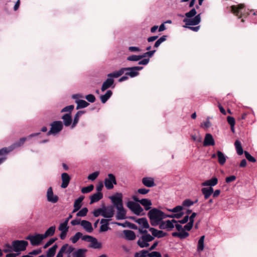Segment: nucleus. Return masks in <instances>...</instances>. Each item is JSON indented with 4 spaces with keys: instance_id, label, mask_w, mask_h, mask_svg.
Returning <instances> with one entry per match:
<instances>
[{
    "instance_id": "nucleus-41",
    "label": "nucleus",
    "mask_w": 257,
    "mask_h": 257,
    "mask_svg": "<svg viewBox=\"0 0 257 257\" xmlns=\"http://www.w3.org/2000/svg\"><path fill=\"white\" fill-rule=\"evenodd\" d=\"M57 247V245L55 244L50 248L47 251V257H53L56 253Z\"/></svg>"
},
{
    "instance_id": "nucleus-27",
    "label": "nucleus",
    "mask_w": 257,
    "mask_h": 257,
    "mask_svg": "<svg viewBox=\"0 0 257 257\" xmlns=\"http://www.w3.org/2000/svg\"><path fill=\"white\" fill-rule=\"evenodd\" d=\"M85 113V111L79 110L75 114L74 119L73 120L72 124L71 125V128H73L76 126L78 123L80 116Z\"/></svg>"
},
{
    "instance_id": "nucleus-42",
    "label": "nucleus",
    "mask_w": 257,
    "mask_h": 257,
    "mask_svg": "<svg viewBox=\"0 0 257 257\" xmlns=\"http://www.w3.org/2000/svg\"><path fill=\"white\" fill-rule=\"evenodd\" d=\"M112 94L111 90H108L104 95H102L100 96V99L103 103H104L110 97Z\"/></svg>"
},
{
    "instance_id": "nucleus-40",
    "label": "nucleus",
    "mask_w": 257,
    "mask_h": 257,
    "mask_svg": "<svg viewBox=\"0 0 257 257\" xmlns=\"http://www.w3.org/2000/svg\"><path fill=\"white\" fill-rule=\"evenodd\" d=\"M234 146L238 155H242V154L243 153V151L240 141L238 140H236L234 143Z\"/></svg>"
},
{
    "instance_id": "nucleus-5",
    "label": "nucleus",
    "mask_w": 257,
    "mask_h": 257,
    "mask_svg": "<svg viewBox=\"0 0 257 257\" xmlns=\"http://www.w3.org/2000/svg\"><path fill=\"white\" fill-rule=\"evenodd\" d=\"M50 125L51 128L47 134L48 136L55 135L61 132L63 128V123L60 120L54 121L51 123Z\"/></svg>"
},
{
    "instance_id": "nucleus-19",
    "label": "nucleus",
    "mask_w": 257,
    "mask_h": 257,
    "mask_svg": "<svg viewBox=\"0 0 257 257\" xmlns=\"http://www.w3.org/2000/svg\"><path fill=\"white\" fill-rule=\"evenodd\" d=\"M108 76L109 78L103 82L101 87V90L102 91H105L112 85V73L108 74Z\"/></svg>"
},
{
    "instance_id": "nucleus-59",
    "label": "nucleus",
    "mask_w": 257,
    "mask_h": 257,
    "mask_svg": "<svg viewBox=\"0 0 257 257\" xmlns=\"http://www.w3.org/2000/svg\"><path fill=\"white\" fill-rule=\"evenodd\" d=\"M156 50L149 51L142 55L141 56L142 57V58L146 57L147 56H148L149 57H152L154 54V53L156 52Z\"/></svg>"
},
{
    "instance_id": "nucleus-37",
    "label": "nucleus",
    "mask_w": 257,
    "mask_h": 257,
    "mask_svg": "<svg viewBox=\"0 0 257 257\" xmlns=\"http://www.w3.org/2000/svg\"><path fill=\"white\" fill-rule=\"evenodd\" d=\"M76 103H77V109L85 108L89 105V103L82 99L76 100Z\"/></svg>"
},
{
    "instance_id": "nucleus-21",
    "label": "nucleus",
    "mask_w": 257,
    "mask_h": 257,
    "mask_svg": "<svg viewBox=\"0 0 257 257\" xmlns=\"http://www.w3.org/2000/svg\"><path fill=\"white\" fill-rule=\"evenodd\" d=\"M62 119H63L64 125L65 126H69L71 124H72L73 121L72 116L70 113L64 114L62 116Z\"/></svg>"
},
{
    "instance_id": "nucleus-64",
    "label": "nucleus",
    "mask_w": 257,
    "mask_h": 257,
    "mask_svg": "<svg viewBox=\"0 0 257 257\" xmlns=\"http://www.w3.org/2000/svg\"><path fill=\"white\" fill-rule=\"evenodd\" d=\"M148 255L149 257H162L161 253L158 251H153L151 253L149 252Z\"/></svg>"
},
{
    "instance_id": "nucleus-13",
    "label": "nucleus",
    "mask_w": 257,
    "mask_h": 257,
    "mask_svg": "<svg viewBox=\"0 0 257 257\" xmlns=\"http://www.w3.org/2000/svg\"><path fill=\"white\" fill-rule=\"evenodd\" d=\"M159 228L161 229H166L168 231L172 230L174 227V225L172 224L169 220L163 221V220L159 224Z\"/></svg>"
},
{
    "instance_id": "nucleus-28",
    "label": "nucleus",
    "mask_w": 257,
    "mask_h": 257,
    "mask_svg": "<svg viewBox=\"0 0 257 257\" xmlns=\"http://www.w3.org/2000/svg\"><path fill=\"white\" fill-rule=\"evenodd\" d=\"M87 249L84 248H79L72 253L73 257H86V253Z\"/></svg>"
},
{
    "instance_id": "nucleus-34",
    "label": "nucleus",
    "mask_w": 257,
    "mask_h": 257,
    "mask_svg": "<svg viewBox=\"0 0 257 257\" xmlns=\"http://www.w3.org/2000/svg\"><path fill=\"white\" fill-rule=\"evenodd\" d=\"M109 219H102L100 221V223L102 225L100 227V232H104L106 231L108 229V221Z\"/></svg>"
},
{
    "instance_id": "nucleus-4",
    "label": "nucleus",
    "mask_w": 257,
    "mask_h": 257,
    "mask_svg": "<svg viewBox=\"0 0 257 257\" xmlns=\"http://www.w3.org/2000/svg\"><path fill=\"white\" fill-rule=\"evenodd\" d=\"M126 206L134 213L137 215H145V213L144 212L143 208L139 204L136 202L132 201H129L127 202Z\"/></svg>"
},
{
    "instance_id": "nucleus-57",
    "label": "nucleus",
    "mask_w": 257,
    "mask_h": 257,
    "mask_svg": "<svg viewBox=\"0 0 257 257\" xmlns=\"http://www.w3.org/2000/svg\"><path fill=\"white\" fill-rule=\"evenodd\" d=\"M13 250V247L12 245L9 244H6L4 246V248L3 249V251L6 253H8L9 252H11Z\"/></svg>"
},
{
    "instance_id": "nucleus-39",
    "label": "nucleus",
    "mask_w": 257,
    "mask_h": 257,
    "mask_svg": "<svg viewBox=\"0 0 257 257\" xmlns=\"http://www.w3.org/2000/svg\"><path fill=\"white\" fill-rule=\"evenodd\" d=\"M205 236H201L198 242L197 245V251L199 252L202 251L203 250L204 248V241Z\"/></svg>"
},
{
    "instance_id": "nucleus-3",
    "label": "nucleus",
    "mask_w": 257,
    "mask_h": 257,
    "mask_svg": "<svg viewBox=\"0 0 257 257\" xmlns=\"http://www.w3.org/2000/svg\"><path fill=\"white\" fill-rule=\"evenodd\" d=\"M231 12L236 16H238V19L242 16L249 15L248 12H246L244 4H240L237 5H233L230 7Z\"/></svg>"
},
{
    "instance_id": "nucleus-18",
    "label": "nucleus",
    "mask_w": 257,
    "mask_h": 257,
    "mask_svg": "<svg viewBox=\"0 0 257 257\" xmlns=\"http://www.w3.org/2000/svg\"><path fill=\"white\" fill-rule=\"evenodd\" d=\"M103 211L102 216L105 218H109L112 217V205L105 207L104 205L102 206Z\"/></svg>"
},
{
    "instance_id": "nucleus-63",
    "label": "nucleus",
    "mask_w": 257,
    "mask_h": 257,
    "mask_svg": "<svg viewBox=\"0 0 257 257\" xmlns=\"http://www.w3.org/2000/svg\"><path fill=\"white\" fill-rule=\"evenodd\" d=\"M85 98L90 102L93 103L95 101V97L93 94H88L85 96Z\"/></svg>"
},
{
    "instance_id": "nucleus-24",
    "label": "nucleus",
    "mask_w": 257,
    "mask_h": 257,
    "mask_svg": "<svg viewBox=\"0 0 257 257\" xmlns=\"http://www.w3.org/2000/svg\"><path fill=\"white\" fill-rule=\"evenodd\" d=\"M201 192L204 195L205 200L208 199L213 193L212 187H204L201 189Z\"/></svg>"
},
{
    "instance_id": "nucleus-49",
    "label": "nucleus",
    "mask_w": 257,
    "mask_h": 257,
    "mask_svg": "<svg viewBox=\"0 0 257 257\" xmlns=\"http://www.w3.org/2000/svg\"><path fill=\"white\" fill-rule=\"evenodd\" d=\"M88 209L86 207L83 208L81 210H80L79 212H78L76 214V216L78 217H84L87 215L88 212Z\"/></svg>"
},
{
    "instance_id": "nucleus-29",
    "label": "nucleus",
    "mask_w": 257,
    "mask_h": 257,
    "mask_svg": "<svg viewBox=\"0 0 257 257\" xmlns=\"http://www.w3.org/2000/svg\"><path fill=\"white\" fill-rule=\"evenodd\" d=\"M89 242H90V244L89 245V247L94 249H99L101 247V243L99 242L97 239L94 237L89 240Z\"/></svg>"
},
{
    "instance_id": "nucleus-43",
    "label": "nucleus",
    "mask_w": 257,
    "mask_h": 257,
    "mask_svg": "<svg viewBox=\"0 0 257 257\" xmlns=\"http://www.w3.org/2000/svg\"><path fill=\"white\" fill-rule=\"evenodd\" d=\"M167 36L166 35H163L161 38H160L155 43L154 45V48H157L159 47L161 43L167 40Z\"/></svg>"
},
{
    "instance_id": "nucleus-17",
    "label": "nucleus",
    "mask_w": 257,
    "mask_h": 257,
    "mask_svg": "<svg viewBox=\"0 0 257 257\" xmlns=\"http://www.w3.org/2000/svg\"><path fill=\"white\" fill-rule=\"evenodd\" d=\"M61 179L62 183L61 187L62 188H66L69 185L71 180L70 176L66 173H63L61 174Z\"/></svg>"
},
{
    "instance_id": "nucleus-48",
    "label": "nucleus",
    "mask_w": 257,
    "mask_h": 257,
    "mask_svg": "<svg viewBox=\"0 0 257 257\" xmlns=\"http://www.w3.org/2000/svg\"><path fill=\"white\" fill-rule=\"evenodd\" d=\"M142 59V57L141 56V55H133L132 56H128L127 58V60L128 61H138Z\"/></svg>"
},
{
    "instance_id": "nucleus-31",
    "label": "nucleus",
    "mask_w": 257,
    "mask_h": 257,
    "mask_svg": "<svg viewBox=\"0 0 257 257\" xmlns=\"http://www.w3.org/2000/svg\"><path fill=\"white\" fill-rule=\"evenodd\" d=\"M123 234L125 238L129 240H133L136 237L135 233L132 230H123Z\"/></svg>"
},
{
    "instance_id": "nucleus-58",
    "label": "nucleus",
    "mask_w": 257,
    "mask_h": 257,
    "mask_svg": "<svg viewBox=\"0 0 257 257\" xmlns=\"http://www.w3.org/2000/svg\"><path fill=\"white\" fill-rule=\"evenodd\" d=\"M102 212L103 211L102 207L101 208L94 210L93 212V214L95 217H98L100 215L102 216Z\"/></svg>"
},
{
    "instance_id": "nucleus-26",
    "label": "nucleus",
    "mask_w": 257,
    "mask_h": 257,
    "mask_svg": "<svg viewBox=\"0 0 257 257\" xmlns=\"http://www.w3.org/2000/svg\"><path fill=\"white\" fill-rule=\"evenodd\" d=\"M84 198V197L83 196H81L74 201V209L72 211L73 213L77 212L80 209L82 206L81 203Z\"/></svg>"
},
{
    "instance_id": "nucleus-6",
    "label": "nucleus",
    "mask_w": 257,
    "mask_h": 257,
    "mask_svg": "<svg viewBox=\"0 0 257 257\" xmlns=\"http://www.w3.org/2000/svg\"><path fill=\"white\" fill-rule=\"evenodd\" d=\"M28 242L25 240H14L12 242V246L13 247V251L15 252H20L26 250Z\"/></svg>"
},
{
    "instance_id": "nucleus-30",
    "label": "nucleus",
    "mask_w": 257,
    "mask_h": 257,
    "mask_svg": "<svg viewBox=\"0 0 257 257\" xmlns=\"http://www.w3.org/2000/svg\"><path fill=\"white\" fill-rule=\"evenodd\" d=\"M103 197V194L101 192H97L90 196V204H92L101 199Z\"/></svg>"
},
{
    "instance_id": "nucleus-23",
    "label": "nucleus",
    "mask_w": 257,
    "mask_h": 257,
    "mask_svg": "<svg viewBox=\"0 0 257 257\" xmlns=\"http://www.w3.org/2000/svg\"><path fill=\"white\" fill-rule=\"evenodd\" d=\"M218 183V179L216 177H212L211 179L206 180L204 182L202 183L201 185L202 186H209V187H212L215 186Z\"/></svg>"
},
{
    "instance_id": "nucleus-52",
    "label": "nucleus",
    "mask_w": 257,
    "mask_h": 257,
    "mask_svg": "<svg viewBox=\"0 0 257 257\" xmlns=\"http://www.w3.org/2000/svg\"><path fill=\"white\" fill-rule=\"evenodd\" d=\"M69 229V227L68 226V224L67 222H64L61 223L59 226V230L61 231H68Z\"/></svg>"
},
{
    "instance_id": "nucleus-9",
    "label": "nucleus",
    "mask_w": 257,
    "mask_h": 257,
    "mask_svg": "<svg viewBox=\"0 0 257 257\" xmlns=\"http://www.w3.org/2000/svg\"><path fill=\"white\" fill-rule=\"evenodd\" d=\"M183 21L185 24V26H190L197 25L201 22V14H199L191 18H185Z\"/></svg>"
},
{
    "instance_id": "nucleus-32",
    "label": "nucleus",
    "mask_w": 257,
    "mask_h": 257,
    "mask_svg": "<svg viewBox=\"0 0 257 257\" xmlns=\"http://www.w3.org/2000/svg\"><path fill=\"white\" fill-rule=\"evenodd\" d=\"M217 157L218 159V162L221 165H223L225 164L226 160V157L225 155L221 151H217Z\"/></svg>"
},
{
    "instance_id": "nucleus-55",
    "label": "nucleus",
    "mask_w": 257,
    "mask_h": 257,
    "mask_svg": "<svg viewBox=\"0 0 257 257\" xmlns=\"http://www.w3.org/2000/svg\"><path fill=\"white\" fill-rule=\"evenodd\" d=\"M11 150L7 148H3L0 149V157H6V156L9 153Z\"/></svg>"
},
{
    "instance_id": "nucleus-53",
    "label": "nucleus",
    "mask_w": 257,
    "mask_h": 257,
    "mask_svg": "<svg viewBox=\"0 0 257 257\" xmlns=\"http://www.w3.org/2000/svg\"><path fill=\"white\" fill-rule=\"evenodd\" d=\"M149 251L147 250H142L140 252H136L135 253V257L139 256V257H147L148 256Z\"/></svg>"
},
{
    "instance_id": "nucleus-60",
    "label": "nucleus",
    "mask_w": 257,
    "mask_h": 257,
    "mask_svg": "<svg viewBox=\"0 0 257 257\" xmlns=\"http://www.w3.org/2000/svg\"><path fill=\"white\" fill-rule=\"evenodd\" d=\"M98 175H99V172H93V173H92V174H90L88 176V179L89 180L93 181L95 179H96V178L98 177Z\"/></svg>"
},
{
    "instance_id": "nucleus-45",
    "label": "nucleus",
    "mask_w": 257,
    "mask_h": 257,
    "mask_svg": "<svg viewBox=\"0 0 257 257\" xmlns=\"http://www.w3.org/2000/svg\"><path fill=\"white\" fill-rule=\"evenodd\" d=\"M197 12L195 9H192L189 12L185 13V18H191L196 16Z\"/></svg>"
},
{
    "instance_id": "nucleus-47",
    "label": "nucleus",
    "mask_w": 257,
    "mask_h": 257,
    "mask_svg": "<svg viewBox=\"0 0 257 257\" xmlns=\"http://www.w3.org/2000/svg\"><path fill=\"white\" fill-rule=\"evenodd\" d=\"M184 213L183 212H180L179 213H177L175 214H166V218L167 217L172 218H176L179 219V218H181L183 216V215H184Z\"/></svg>"
},
{
    "instance_id": "nucleus-12",
    "label": "nucleus",
    "mask_w": 257,
    "mask_h": 257,
    "mask_svg": "<svg viewBox=\"0 0 257 257\" xmlns=\"http://www.w3.org/2000/svg\"><path fill=\"white\" fill-rule=\"evenodd\" d=\"M47 198L48 201L53 203H55L58 201L59 198L57 195H54L51 187H50L47 190Z\"/></svg>"
},
{
    "instance_id": "nucleus-10",
    "label": "nucleus",
    "mask_w": 257,
    "mask_h": 257,
    "mask_svg": "<svg viewBox=\"0 0 257 257\" xmlns=\"http://www.w3.org/2000/svg\"><path fill=\"white\" fill-rule=\"evenodd\" d=\"M142 66H135L132 67H126L125 75L130 76L131 77H135L139 74L138 72L143 69Z\"/></svg>"
},
{
    "instance_id": "nucleus-46",
    "label": "nucleus",
    "mask_w": 257,
    "mask_h": 257,
    "mask_svg": "<svg viewBox=\"0 0 257 257\" xmlns=\"http://www.w3.org/2000/svg\"><path fill=\"white\" fill-rule=\"evenodd\" d=\"M125 71L126 68H122L118 71L113 72V78H117L123 73L125 74Z\"/></svg>"
},
{
    "instance_id": "nucleus-35",
    "label": "nucleus",
    "mask_w": 257,
    "mask_h": 257,
    "mask_svg": "<svg viewBox=\"0 0 257 257\" xmlns=\"http://www.w3.org/2000/svg\"><path fill=\"white\" fill-rule=\"evenodd\" d=\"M104 184L107 189H112V174H108V178L105 179Z\"/></svg>"
},
{
    "instance_id": "nucleus-56",
    "label": "nucleus",
    "mask_w": 257,
    "mask_h": 257,
    "mask_svg": "<svg viewBox=\"0 0 257 257\" xmlns=\"http://www.w3.org/2000/svg\"><path fill=\"white\" fill-rule=\"evenodd\" d=\"M183 208L182 206L178 205L172 209H168V210L172 212L179 213L180 212H182L181 211L183 210Z\"/></svg>"
},
{
    "instance_id": "nucleus-7",
    "label": "nucleus",
    "mask_w": 257,
    "mask_h": 257,
    "mask_svg": "<svg viewBox=\"0 0 257 257\" xmlns=\"http://www.w3.org/2000/svg\"><path fill=\"white\" fill-rule=\"evenodd\" d=\"M40 134V133H34V134H31L27 138H26V137L22 138L18 141L16 142L15 143L13 144L10 147L9 149L11 150V151H12L14 149L23 146L24 145V144L25 143V142H26V141L28 139H30V138H32V137L37 136L39 135Z\"/></svg>"
},
{
    "instance_id": "nucleus-62",
    "label": "nucleus",
    "mask_w": 257,
    "mask_h": 257,
    "mask_svg": "<svg viewBox=\"0 0 257 257\" xmlns=\"http://www.w3.org/2000/svg\"><path fill=\"white\" fill-rule=\"evenodd\" d=\"M189 235V233L186 232L184 229L180 232L179 238L184 239L186 238Z\"/></svg>"
},
{
    "instance_id": "nucleus-38",
    "label": "nucleus",
    "mask_w": 257,
    "mask_h": 257,
    "mask_svg": "<svg viewBox=\"0 0 257 257\" xmlns=\"http://www.w3.org/2000/svg\"><path fill=\"white\" fill-rule=\"evenodd\" d=\"M56 227L55 226L50 227L45 232L44 234H42L44 238L48 237L53 236L55 233Z\"/></svg>"
},
{
    "instance_id": "nucleus-51",
    "label": "nucleus",
    "mask_w": 257,
    "mask_h": 257,
    "mask_svg": "<svg viewBox=\"0 0 257 257\" xmlns=\"http://www.w3.org/2000/svg\"><path fill=\"white\" fill-rule=\"evenodd\" d=\"M74 108V106L73 105H70L64 107L61 110V112H67L68 113H70L71 114V112Z\"/></svg>"
},
{
    "instance_id": "nucleus-16",
    "label": "nucleus",
    "mask_w": 257,
    "mask_h": 257,
    "mask_svg": "<svg viewBox=\"0 0 257 257\" xmlns=\"http://www.w3.org/2000/svg\"><path fill=\"white\" fill-rule=\"evenodd\" d=\"M117 210L116 215V218L118 220L124 219L126 218V210L123 208V206L116 207Z\"/></svg>"
},
{
    "instance_id": "nucleus-44",
    "label": "nucleus",
    "mask_w": 257,
    "mask_h": 257,
    "mask_svg": "<svg viewBox=\"0 0 257 257\" xmlns=\"http://www.w3.org/2000/svg\"><path fill=\"white\" fill-rule=\"evenodd\" d=\"M82 236V233L81 232H77L73 236L70 238V240L73 243H75L77 242L80 238H81Z\"/></svg>"
},
{
    "instance_id": "nucleus-36",
    "label": "nucleus",
    "mask_w": 257,
    "mask_h": 257,
    "mask_svg": "<svg viewBox=\"0 0 257 257\" xmlns=\"http://www.w3.org/2000/svg\"><path fill=\"white\" fill-rule=\"evenodd\" d=\"M115 223L117 224V225H118L119 226H122L124 227H127L131 229H133L135 230L138 229V226L136 224L131 223L128 221H125L124 223H118V222H115Z\"/></svg>"
},
{
    "instance_id": "nucleus-61",
    "label": "nucleus",
    "mask_w": 257,
    "mask_h": 257,
    "mask_svg": "<svg viewBox=\"0 0 257 257\" xmlns=\"http://www.w3.org/2000/svg\"><path fill=\"white\" fill-rule=\"evenodd\" d=\"M194 202L190 199H186L182 203V206L188 207L193 205Z\"/></svg>"
},
{
    "instance_id": "nucleus-20",
    "label": "nucleus",
    "mask_w": 257,
    "mask_h": 257,
    "mask_svg": "<svg viewBox=\"0 0 257 257\" xmlns=\"http://www.w3.org/2000/svg\"><path fill=\"white\" fill-rule=\"evenodd\" d=\"M135 222L138 223L140 225V228H141L150 229V228L148 221L145 217L136 219V220H135Z\"/></svg>"
},
{
    "instance_id": "nucleus-14",
    "label": "nucleus",
    "mask_w": 257,
    "mask_h": 257,
    "mask_svg": "<svg viewBox=\"0 0 257 257\" xmlns=\"http://www.w3.org/2000/svg\"><path fill=\"white\" fill-rule=\"evenodd\" d=\"M215 141L214 140L210 134H206L205 136V138L203 142L204 146H214Z\"/></svg>"
},
{
    "instance_id": "nucleus-8",
    "label": "nucleus",
    "mask_w": 257,
    "mask_h": 257,
    "mask_svg": "<svg viewBox=\"0 0 257 257\" xmlns=\"http://www.w3.org/2000/svg\"><path fill=\"white\" fill-rule=\"evenodd\" d=\"M26 239L29 240L32 245L36 246L39 245L45 238L42 234H36L35 235H29Z\"/></svg>"
},
{
    "instance_id": "nucleus-50",
    "label": "nucleus",
    "mask_w": 257,
    "mask_h": 257,
    "mask_svg": "<svg viewBox=\"0 0 257 257\" xmlns=\"http://www.w3.org/2000/svg\"><path fill=\"white\" fill-rule=\"evenodd\" d=\"M94 188V186L93 185H90L88 186L83 187L81 189V192L82 193H88L90 192L93 190Z\"/></svg>"
},
{
    "instance_id": "nucleus-1",
    "label": "nucleus",
    "mask_w": 257,
    "mask_h": 257,
    "mask_svg": "<svg viewBox=\"0 0 257 257\" xmlns=\"http://www.w3.org/2000/svg\"><path fill=\"white\" fill-rule=\"evenodd\" d=\"M166 215L162 211L156 208L150 209L148 213L150 223L153 226L158 225L163 219L166 218Z\"/></svg>"
},
{
    "instance_id": "nucleus-33",
    "label": "nucleus",
    "mask_w": 257,
    "mask_h": 257,
    "mask_svg": "<svg viewBox=\"0 0 257 257\" xmlns=\"http://www.w3.org/2000/svg\"><path fill=\"white\" fill-rule=\"evenodd\" d=\"M141 203L145 208L146 210H150L151 206L152 205V202L150 200L148 199H142L140 201Z\"/></svg>"
},
{
    "instance_id": "nucleus-2",
    "label": "nucleus",
    "mask_w": 257,
    "mask_h": 257,
    "mask_svg": "<svg viewBox=\"0 0 257 257\" xmlns=\"http://www.w3.org/2000/svg\"><path fill=\"white\" fill-rule=\"evenodd\" d=\"M140 227H138V230L142 235L137 241V244L141 248L147 247L149 246V242L152 241L154 239V237L148 233L146 229H143Z\"/></svg>"
},
{
    "instance_id": "nucleus-11",
    "label": "nucleus",
    "mask_w": 257,
    "mask_h": 257,
    "mask_svg": "<svg viewBox=\"0 0 257 257\" xmlns=\"http://www.w3.org/2000/svg\"><path fill=\"white\" fill-rule=\"evenodd\" d=\"M122 197L121 193L113 194V207L116 208L123 206Z\"/></svg>"
},
{
    "instance_id": "nucleus-22",
    "label": "nucleus",
    "mask_w": 257,
    "mask_h": 257,
    "mask_svg": "<svg viewBox=\"0 0 257 257\" xmlns=\"http://www.w3.org/2000/svg\"><path fill=\"white\" fill-rule=\"evenodd\" d=\"M142 183L147 187H152L156 185L154 179L152 177H144L142 179Z\"/></svg>"
},
{
    "instance_id": "nucleus-15",
    "label": "nucleus",
    "mask_w": 257,
    "mask_h": 257,
    "mask_svg": "<svg viewBox=\"0 0 257 257\" xmlns=\"http://www.w3.org/2000/svg\"><path fill=\"white\" fill-rule=\"evenodd\" d=\"M149 230L151 232L153 235L152 236L154 237H156L158 238H161L167 235V233L162 230H157L155 228L151 227L150 228Z\"/></svg>"
},
{
    "instance_id": "nucleus-25",
    "label": "nucleus",
    "mask_w": 257,
    "mask_h": 257,
    "mask_svg": "<svg viewBox=\"0 0 257 257\" xmlns=\"http://www.w3.org/2000/svg\"><path fill=\"white\" fill-rule=\"evenodd\" d=\"M81 225L88 233H91L93 230L91 223L88 221L84 220L81 221Z\"/></svg>"
},
{
    "instance_id": "nucleus-54",
    "label": "nucleus",
    "mask_w": 257,
    "mask_h": 257,
    "mask_svg": "<svg viewBox=\"0 0 257 257\" xmlns=\"http://www.w3.org/2000/svg\"><path fill=\"white\" fill-rule=\"evenodd\" d=\"M244 155H245V158L249 162H252V163H254V162H256L255 159L254 157H253L252 156H251L248 152L244 151Z\"/></svg>"
}]
</instances>
